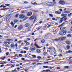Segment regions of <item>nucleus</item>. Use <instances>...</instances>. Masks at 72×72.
Returning a JSON list of instances; mask_svg holds the SVG:
<instances>
[{
  "label": "nucleus",
  "mask_w": 72,
  "mask_h": 72,
  "mask_svg": "<svg viewBox=\"0 0 72 72\" xmlns=\"http://www.w3.org/2000/svg\"><path fill=\"white\" fill-rule=\"evenodd\" d=\"M65 37H59L58 39H53V41H63L66 39Z\"/></svg>",
  "instance_id": "1"
},
{
  "label": "nucleus",
  "mask_w": 72,
  "mask_h": 72,
  "mask_svg": "<svg viewBox=\"0 0 72 72\" xmlns=\"http://www.w3.org/2000/svg\"><path fill=\"white\" fill-rule=\"evenodd\" d=\"M67 32V30H64L62 32L61 31L60 33L59 34L61 36H64L66 34V33Z\"/></svg>",
  "instance_id": "2"
},
{
  "label": "nucleus",
  "mask_w": 72,
  "mask_h": 72,
  "mask_svg": "<svg viewBox=\"0 0 72 72\" xmlns=\"http://www.w3.org/2000/svg\"><path fill=\"white\" fill-rule=\"evenodd\" d=\"M46 4L47 6H53L54 5L53 3L51 2L47 3Z\"/></svg>",
  "instance_id": "3"
},
{
  "label": "nucleus",
  "mask_w": 72,
  "mask_h": 72,
  "mask_svg": "<svg viewBox=\"0 0 72 72\" xmlns=\"http://www.w3.org/2000/svg\"><path fill=\"white\" fill-rule=\"evenodd\" d=\"M58 4L59 5H64L65 4V2L63 1H60L58 2Z\"/></svg>",
  "instance_id": "4"
},
{
  "label": "nucleus",
  "mask_w": 72,
  "mask_h": 72,
  "mask_svg": "<svg viewBox=\"0 0 72 72\" xmlns=\"http://www.w3.org/2000/svg\"><path fill=\"white\" fill-rule=\"evenodd\" d=\"M36 18L37 17L36 16H32L29 19L30 21H32L33 19H34L35 18Z\"/></svg>",
  "instance_id": "5"
},
{
  "label": "nucleus",
  "mask_w": 72,
  "mask_h": 72,
  "mask_svg": "<svg viewBox=\"0 0 72 72\" xmlns=\"http://www.w3.org/2000/svg\"><path fill=\"white\" fill-rule=\"evenodd\" d=\"M25 17V16L23 14H21L19 16V18H20L21 19H23V18H24Z\"/></svg>",
  "instance_id": "6"
},
{
  "label": "nucleus",
  "mask_w": 72,
  "mask_h": 72,
  "mask_svg": "<svg viewBox=\"0 0 72 72\" xmlns=\"http://www.w3.org/2000/svg\"><path fill=\"white\" fill-rule=\"evenodd\" d=\"M11 46V49H14L15 48V45H14V43L11 44L10 45Z\"/></svg>",
  "instance_id": "7"
},
{
  "label": "nucleus",
  "mask_w": 72,
  "mask_h": 72,
  "mask_svg": "<svg viewBox=\"0 0 72 72\" xmlns=\"http://www.w3.org/2000/svg\"><path fill=\"white\" fill-rule=\"evenodd\" d=\"M32 12H29L27 14V16H31L32 15Z\"/></svg>",
  "instance_id": "8"
},
{
  "label": "nucleus",
  "mask_w": 72,
  "mask_h": 72,
  "mask_svg": "<svg viewBox=\"0 0 72 72\" xmlns=\"http://www.w3.org/2000/svg\"><path fill=\"white\" fill-rule=\"evenodd\" d=\"M53 49L54 50H55V48L53 47H50L48 48L49 50H53Z\"/></svg>",
  "instance_id": "9"
},
{
  "label": "nucleus",
  "mask_w": 72,
  "mask_h": 72,
  "mask_svg": "<svg viewBox=\"0 0 72 72\" xmlns=\"http://www.w3.org/2000/svg\"><path fill=\"white\" fill-rule=\"evenodd\" d=\"M66 44H67L68 45H70V44H71V42L69 41H66Z\"/></svg>",
  "instance_id": "10"
},
{
  "label": "nucleus",
  "mask_w": 72,
  "mask_h": 72,
  "mask_svg": "<svg viewBox=\"0 0 72 72\" xmlns=\"http://www.w3.org/2000/svg\"><path fill=\"white\" fill-rule=\"evenodd\" d=\"M55 13L58 14H60L61 13L60 12L56 11L55 12Z\"/></svg>",
  "instance_id": "11"
},
{
  "label": "nucleus",
  "mask_w": 72,
  "mask_h": 72,
  "mask_svg": "<svg viewBox=\"0 0 72 72\" xmlns=\"http://www.w3.org/2000/svg\"><path fill=\"white\" fill-rule=\"evenodd\" d=\"M35 46L37 47V48H39V49H40V48H41L37 44H36V43H35Z\"/></svg>",
  "instance_id": "12"
},
{
  "label": "nucleus",
  "mask_w": 72,
  "mask_h": 72,
  "mask_svg": "<svg viewBox=\"0 0 72 72\" xmlns=\"http://www.w3.org/2000/svg\"><path fill=\"white\" fill-rule=\"evenodd\" d=\"M22 28H23V27L22 25H21L19 27L18 30H21V29H22Z\"/></svg>",
  "instance_id": "13"
},
{
  "label": "nucleus",
  "mask_w": 72,
  "mask_h": 72,
  "mask_svg": "<svg viewBox=\"0 0 72 72\" xmlns=\"http://www.w3.org/2000/svg\"><path fill=\"white\" fill-rule=\"evenodd\" d=\"M6 8V6H4V4H2L1 5V6H0V8Z\"/></svg>",
  "instance_id": "14"
},
{
  "label": "nucleus",
  "mask_w": 72,
  "mask_h": 72,
  "mask_svg": "<svg viewBox=\"0 0 72 72\" xmlns=\"http://www.w3.org/2000/svg\"><path fill=\"white\" fill-rule=\"evenodd\" d=\"M29 26H30V24H28V23L26 24L25 25V26L26 27H29Z\"/></svg>",
  "instance_id": "15"
},
{
  "label": "nucleus",
  "mask_w": 72,
  "mask_h": 72,
  "mask_svg": "<svg viewBox=\"0 0 72 72\" xmlns=\"http://www.w3.org/2000/svg\"><path fill=\"white\" fill-rule=\"evenodd\" d=\"M67 15V14H61V16L62 17H64V16H66V15Z\"/></svg>",
  "instance_id": "16"
},
{
  "label": "nucleus",
  "mask_w": 72,
  "mask_h": 72,
  "mask_svg": "<svg viewBox=\"0 0 72 72\" xmlns=\"http://www.w3.org/2000/svg\"><path fill=\"white\" fill-rule=\"evenodd\" d=\"M72 53V51H71L70 50H69L68 51H66V53Z\"/></svg>",
  "instance_id": "17"
},
{
  "label": "nucleus",
  "mask_w": 72,
  "mask_h": 72,
  "mask_svg": "<svg viewBox=\"0 0 72 72\" xmlns=\"http://www.w3.org/2000/svg\"><path fill=\"white\" fill-rule=\"evenodd\" d=\"M10 24L12 25L13 27H14V24H13V22L12 21L11 22Z\"/></svg>",
  "instance_id": "18"
},
{
  "label": "nucleus",
  "mask_w": 72,
  "mask_h": 72,
  "mask_svg": "<svg viewBox=\"0 0 72 72\" xmlns=\"http://www.w3.org/2000/svg\"><path fill=\"white\" fill-rule=\"evenodd\" d=\"M24 49H25V50H28V48L27 47H25L24 48Z\"/></svg>",
  "instance_id": "19"
},
{
  "label": "nucleus",
  "mask_w": 72,
  "mask_h": 72,
  "mask_svg": "<svg viewBox=\"0 0 72 72\" xmlns=\"http://www.w3.org/2000/svg\"><path fill=\"white\" fill-rule=\"evenodd\" d=\"M41 42L42 43H44L45 42V40L44 39H43L41 40Z\"/></svg>",
  "instance_id": "20"
},
{
  "label": "nucleus",
  "mask_w": 72,
  "mask_h": 72,
  "mask_svg": "<svg viewBox=\"0 0 72 72\" xmlns=\"http://www.w3.org/2000/svg\"><path fill=\"white\" fill-rule=\"evenodd\" d=\"M32 5H37V3L36 2H35L34 3H32Z\"/></svg>",
  "instance_id": "21"
},
{
  "label": "nucleus",
  "mask_w": 72,
  "mask_h": 72,
  "mask_svg": "<svg viewBox=\"0 0 72 72\" xmlns=\"http://www.w3.org/2000/svg\"><path fill=\"white\" fill-rule=\"evenodd\" d=\"M43 68H49V66H43Z\"/></svg>",
  "instance_id": "22"
},
{
  "label": "nucleus",
  "mask_w": 72,
  "mask_h": 72,
  "mask_svg": "<svg viewBox=\"0 0 72 72\" xmlns=\"http://www.w3.org/2000/svg\"><path fill=\"white\" fill-rule=\"evenodd\" d=\"M26 11H22L21 12V13L22 14H24L25 13H26Z\"/></svg>",
  "instance_id": "23"
},
{
  "label": "nucleus",
  "mask_w": 72,
  "mask_h": 72,
  "mask_svg": "<svg viewBox=\"0 0 72 72\" xmlns=\"http://www.w3.org/2000/svg\"><path fill=\"white\" fill-rule=\"evenodd\" d=\"M36 51H37V52L38 53H41V51H40V50H36Z\"/></svg>",
  "instance_id": "24"
},
{
  "label": "nucleus",
  "mask_w": 72,
  "mask_h": 72,
  "mask_svg": "<svg viewBox=\"0 0 72 72\" xmlns=\"http://www.w3.org/2000/svg\"><path fill=\"white\" fill-rule=\"evenodd\" d=\"M30 50L31 51H33V48H30Z\"/></svg>",
  "instance_id": "25"
},
{
  "label": "nucleus",
  "mask_w": 72,
  "mask_h": 72,
  "mask_svg": "<svg viewBox=\"0 0 72 72\" xmlns=\"http://www.w3.org/2000/svg\"><path fill=\"white\" fill-rule=\"evenodd\" d=\"M17 42L18 44H21V43H22V40H19V41H17Z\"/></svg>",
  "instance_id": "26"
},
{
  "label": "nucleus",
  "mask_w": 72,
  "mask_h": 72,
  "mask_svg": "<svg viewBox=\"0 0 72 72\" xmlns=\"http://www.w3.org/2000/svg\"><path fill=\"white\" fill-rule=\"evenodd\" d=\"M63 21V19H60V20L59 23H62Z\"/></svg>",
  "instance_id": "27"
},
{
  "label": "nucleus",
  "mask_w": 72,
  "mask_h": 72,
  "mask_svg": "<svg viewBox=\"0 0 72 72\" xmlns=\"http://www.w3.org/2000/svg\"><path fill=\"white\" fill-rule=\"evenodd\" d=\"M32 57L33 58H36V55H32Z\"/></svg>",
  "instance_id": "28"
},
{
  "label": "nucleus",
  "mask_w": 72,
  "mask_h": 72,
  "mask_svg": "<svg viewBox=\"0 0 72 72\" xmlns=\"http://www.w3.org/2000/svg\"><path fill=\"white\" fill-rule=\"evenodd\" d=\"M12 40L11 39H6L7 41H12Z\"/></svg>",
  "instance_id": "29"
},
{
  "label": "nucleus",
  "mask_w": 72,
  "mask_h": 72,
  "mask_svg": "<svg viewBox=\"0 0 72 72\" xmlns=\"http://www.w3.org/2000/svg\"><path fill=\"white\" fill-rule=\"evenodd\" d=\"M9 20V18L8 17H7L6 18V21H8Z\"/></svg>",
  "instance_id": "30"
},
{
  "label": "nucleus",
  "mask_w": 72,
  "mask_h": 72,
  "mask_svg": "<svg viewBox=\"0 0 72 72\" xmlns=\"http://www.w3.org/2000/svg\"><path fill=\"white\" fill-rule=\"evenodd\" d=\"M67 37H71V34H68L67 35Z\"/></svg>",
  "instance_id": "31"
},
{
  "label": "nucleus",
  "mask_w": 72,
  "mask_h": 72,
  "mask_svg": "<svg viewBox=\"0 0 72 72\" xmlns=\"http://www.w3.org/2000/svg\"><path fill=\"white\" fill-rule=\"evenodd\" d=\"M18 22V20H14V22H15V23H17V22Z\"/></svg>",
  "instance_id": "32"
},
{
  "label": "nucleus",
  "mask_w": 72,
  "mask_h": 72,
  "mask_svg": "<svg viewBox=\"0 0 72 72\" xmlns=\"http://www.w3.org/2000/svg\"><path fill=\"white\" fill-rule=\"evenodd\" d=\"M49 15L51 17V18H53V14H49Z\"/></svg>",
  "instance_id": "33"
},
{
  "label": "nucleus",
  "mask_w": 72,
  "mask_h": 72,
  "mask_svg": "<svg viewBox=\"0 0 72 72\" xmlns=\"http://www.w3.org/2000/svg\"><path fill=\"white\" fill-rule=\"evenodd\" d=\"M70 48V46H67V49H68V50H69V49Z\"/></svg>",
  "instance_id": "34"
},
{
  "label": "nucleus",
  "mask_w": 72,
  "mask_h": 72,
  "mask_svg": "<svg viewBox=\"0 0 72 72\" xmlns=\"http://www.w3.org/2000/svg\"><path fill=\"white\" fill-rule=\"evenodd\" d=\"M26 44L27 46H28V45H30V44L28 42H27L26 43Z\"/></svg>",
  "instance_id": "35"
},
{
  "label": "nucleus",
  "mask_w": 72,
  "mask_h": 72,
  "mask_svg": "<svg viewBox=\"0 0 72 72\" xmlns=\"http://www.w3.org/2000/svg\"><path fill=\"white\" fill-rule=\"evenodd\" d=\"M67 19V17H65L64 19V21H66Z\"/></svg>",
  "instance_id": "36"
},
{
  "label": "nucleus",
  "mask_w": 72,
  "mask_h": 72,
  "mask_svg": "<svg viewBox=\"0 0 72 72\" xmlns=\"http://www.w3.org/2000/svg\"><path fill=\"white\" fill-rule=\"evenodd\" d=\"M47 54V53L45 52H44L43 53V55H46Z\"/></svg>",
  "instance_id": "37"
},
{
  "label": "nucleus",
  "mask_w": 72,
  "mask_h": 72,
  "mask_svg": "<svg viewBox=\"0 0 72 72\" xmlns=\"http://www.w3.org/2000/svg\"><path fill=\"white\" fill-rule=\"evenodd\" d=\"M40 28H41V27H40V26L39 27V28H36L37 30H40Z\"/></svg>",
  "instance_id": "38"
},
{
  "label": "nucleus",
  "mask_w": 72,
  "mask_h": 72,
  "mask_svg": "<svg viewBox=\"0 0 72 72\" xmlns=\"http://www.w3.org/2000/svg\"><path fill=\"white\" fill-rule=\"evenodd\" d=\"M6 9H7V8H3V9H2L1 8V10H6Z\"/></svg>",
  "instance_id": "39"
},
{
  "label": "nucleus",
  "mask_w": 72,
  "mask_h": 72,
  "mask_svg": "<svg viewBox=\"0 0 72 72\" xmlns=\"http://www.w3.org/2000/svg\"><path fill=\"white\" fill-rule=\"evenodd\" d=\"M18 15H19V14H17L16 15L15 17H16V18H17L18 17Z\"/></svg>",
  "instance_id": "40"
},
{
  "label": "nucleus",
  "mask_w": 72,
  "mask_h": 72,
  "mask_svg": "<svg viewBox=\"0 0 72 72\" xmlns=\"http://www.w3.org/2000/svg\"><path fill=\"white\" fill-rule=\"evenodd\" d=\"M67 22V21H65L60 26H62V25H63L64 24H65L66 23V22Z\"/></svg>",
  "instance_id": "41"
},
{
  "label": "nucleus",
  "mask_w": 72,
  "mask_h": 72,
  "mask_svg": "<svg viewBox=\"0 0 72 72\" xmlns=\"http://www.w3.org/2000/svg\"><path fill=\"white\" fill-rule=\"evenodd\" d=\"M19 57H22V56H23V55H22L21 54H20L19 55Z\"/></svg>",
  "instance_id": "42"
},
{
  "label": "nucleus",
  "mask_w": 72,
  "mask_h": 72,
  "mask_svg": "<svg viewBox=\"0 0 72 72\" xmlns=\"http://www.w3.org/2000/svg\"><path fill=\"white\" fill-rule=\"evenodd\" d=\"M5 5L6 6H10V4H5Z\"/></svg>",
  "instance_id": "43"
},
{
  "label": "nucleus",
  "mask_w": 72,
  "mask_h": 72,
  "mask_svg": "<svg viewBox=\"0 0 72 72\" xmlns=\"http://www.w3.org/2000/svg\"><path fill=\"white\" fill-rule=\"evenodd\" d=\"M51 25H50L48 26L47 28H49V27H51Z\"/></svg>",
  "instance_id": "44"
},
{
  "label": "nucleus",
  "mask_w": 72,
  "mask_h": 72,
  "mask_svg": "<svg viewBox=\"0 0 72 72\" xmlns=\"http://www.w3.org/2000/svg\"><path fill=\"white\" fill-rule=\"evenodd\" d=\"M5 57H4L3 58H1V59L2 60H4L5 59Z\"/></svg>",
  "instance_id": "45"
},
{
  "label": "nucleus",
  "mask_w": 72,
  "mask_h": 72,
  "mask_svg": "<svg viewBox=\"0 0 72 72\" xmlns=\"http://www.w3.org/2000/svg\"><path fill=\"white\" fill-rule=\"evenodd\" d=\"M37 58H38V59H41V58L40 56H38V57H37Z\"/></svg>",
  "instance_id": "46"
},
{
  "label": "nucleus",
  "mask_w": 72,
  "mask_h": 72,
  "mask_svg": "<svg viewBox=\"0 0 72 72\" xmlns=\"http://www.w3.org/2000/svg\"><path fill=\"white\" fill-rule=\"evenodd\" d=\"M9 52H7L6 53V55H9Z\"/></svg>",
  "instance_id": "47"
},
{
  "label": "nucleus",
  "mask_w": 72,
  "mask_h": 72,
  "mask_svg": "<svg viewBox=\"0 0 72 72\" xmlns=\"http://www.w3.org/2000/svg\"><path fill=\"white\" fill-rule=\"evenodd\" d=\"M72 15V13H70V14H69L68 16H71Z\"/></svg>",
  "instance_id": "48"
},
{
  "label": "nucleus",
  "mask_w": 72,
  "mask_h": 72,
  "mask_svg": "<svg viewBox=\"0 0 72 72\" xmlns=\"http://www.w3.org/2000/svg\"><path fill=\"white\" fill-rule=\"evenodd\" d=\"M52 19L53 20V21H55V18L53 17Z\"/></svg>",
  "instance_id": "49"
},
{
  "label": "nucleus",
  "mask_w": 72,
  "mask_h": 72,
  "mask_svg": "<svg viewBox=\"0 0 72 72\" xmlns=\"http://www.w3.org/2000/svg\"><path fill=\"white\" fill-rule=\"evenodd\" d=\"M27 40L28 41H29V40H30V39L29 38H28L27 39Z\"/></svg>",
  "instance_id": "50"
},
{
  "label": "nucleus",
  "mask_w": 72,
  "mask_h": 72,
  "mask_svg": "<svg viewBox=\"0 0 72 72\" xmlns=\"http://www.w3.org/2000/svg\"><path fill=\"white\" fill-rule=\"evenodd\" d=\"M59 10H60V12H62L63 11V10L62 9H59Z\"/></svg>",
  "instance_id": "51"
},
{
  "label": "nucleus",
  "mask_w": 72,
  "mask_h": 72,
  "mask_svg": "<svg viewBox=\"0 0 72 72\" xmlns=\"http://www.w3.org/2000/svg\"><path fill=\"white\" fill-rule=\"evenodd\" d=\"M56 19H59V18H60V17H56Z\"/></svg>",
  "instance_id": "52"
},
{
  "label": "nucleus",
  "mask_w": 72,
  "mask_h": 72,
  "mask_svg": "<svg viewBox=\"0 0 72 72\" xmlns=\"http://www.w3.org/2000/svg\"><path fill=\"white\" fill-rule=\"evenodd\" d=\"M62 56H63V55H62V54H60L58 55V56L60 57H62Z\"/></svg>",
  "instance_id": "53"
},
{
  "label": "nucleus",
  "mask_w": 72,
  "mask_h": 72,
  "mask_svg": "<svg viewBox=\"0 0 72 72\" xmlns=\"http://www.w3.org/2000/svg\"><path fill=\"white\" fill-rule=\"evenodd\" d=\"M15 66L14 65H12L11 66V68H13Z\"/></svg>",
  "instance_id": "54"
},
{
  "label": "nucleus",
  "mask_w": 72,
  "mask_h": 72,
  "mask_svg": "<svg viewBox=\"0 0 72 72\" xmlns=\"http://www.w3.org/2000/svg\"><path fill=\"white\" fill-rule=\"evenodd\" d=\"M64 68H68L69 67H68V66H65L64 67Z\"/></svg>",
  "instance_id": "55"
},
{
  "label": "nucleus",
  "mask_w": 72,
  "mask_h": 72,
  "mask_svg": "<svg viewBox=\"0 0 72 72\" xmlns=\"http://www.w3.org/2000/svg\"><path fill=\"white\" fill-rule=\"evenodd\" d=\"M24 4H28V2L27 1L24 2Z\"/></svg>",
  "instance_id": "56"
},
{
  "label": "nucleus",
  "mask_w": 72,
  "mask_h": 72,
  "mask_svg": "<svg viewBox=\"0 0 72 72\" xmlns=\"http://www.w3.org/2000/svg\"><path fill=\"white\" fill-rule=\"evenodd\" d=\"M31 28H30L28 29V31H31Z\"/></svg>",
  "instance_id": "57"
},
{
  "label": "nucleus",
  "mask_w": 72,
  "mask_h": 72,
  "mask_svg": "<svg viewBox=\"0 0 72 72\" xmlns=\"http://www.w3.org/2000/svg\"><path fill=\"white\" fill-rule=\"evenodd\" d=\"M5 46L6 48L9 47V46L8 45H6Z\"/></svg>",
  "instance_id": "58"
},
{
  "label": "nucleus",
  "mask_w": 72,
  "mask_h": 72,
  "mask_svg": "<svg viewBox=\"0 0 72 72\" xmlns=\"http://www.w3.org/2000/svg\"><path fill=\"white\" fill-rule=\"evenodd\" d=\"M21 59H22V60H25V59L24 58H22Z\"/></svg>",
  "instance_id": "59"
},
{
  "label": "nucleus",
  "mask_w": 72,
  "mask_h": 72,
  "mask_svg": "<svg viewBox=\"0 0 72 72\" xmlns=\"http://www.w3.org/2000/svg\"><path fill=\"white\" fill-rule=\"evenodd\" d=\"M36 64V63L34 62V63H32L33 65H34V64Z\"/></svg>",
  "instance_id": "60"
},
{
  "label": "nucleus",
  "mask_w": 72,
  "mask_h": 72,
  "mask_svg": "<svg viewBox=\"0 0 72 72\" xmlns=\"http://www.w3.org/2000/svg\"><path fill=\"white\" fill-rule=\"evenodd\" d=\"M16 67H19V64H18L17 65H16Z\"/></svg>",
  "instance_id": "61"
},
{
  "label": "nucleus",
  "mask_w": 72,
  "mask_h": 72,
  "mask_svg": "<svg viewBox=\"0 0 72 72\" xmlns=\"http://www.w3.org/2000/svg\"><path fill=\"white\" fill-rule=\"evenodd\" d=\"M8 61L9 62H10V58L8 59Z\"/></svg>",
  "instance_id": "62"
},
{
  "label": "nucleus",
  "mask_w": 72,
  "mask_h": 72,
  "mask_svg": "<svg viewBox=\"0 0 72 72\" xmlns=\"http://www.w3.org/2000/svg\"><path fill=\"white\" fill-rule=\"evenodd\" d=\"M46 71V70H44L41 71V72H45V71Z\"/></svg>",
  "instance_id": "63"
},
{
  "label": "nucleus",
  "mask_w": 72,
  "mask_h": 72,
  "mask_svg": "<svg viewBox=\"0 0 72 72\" xmlns=\"http://www.w3.org/2000/svg\"><path fill=\"white\" fill-rule=\"evenodd\" d=\"M64 13H67V11L64 12Z\"/></svg>",
  "instance_id": "64"
}]
</instances>
